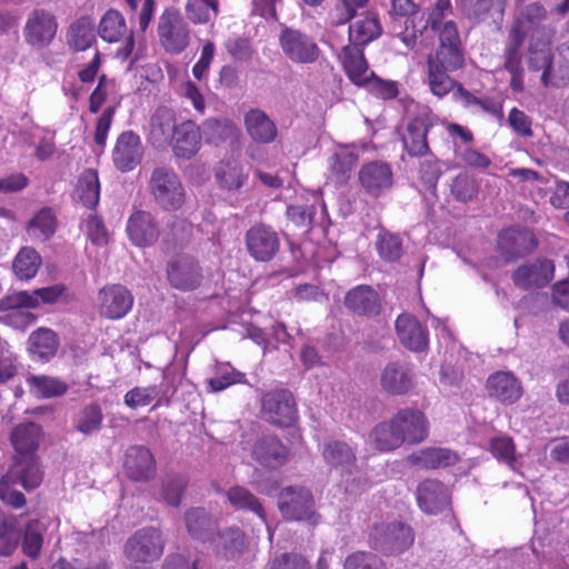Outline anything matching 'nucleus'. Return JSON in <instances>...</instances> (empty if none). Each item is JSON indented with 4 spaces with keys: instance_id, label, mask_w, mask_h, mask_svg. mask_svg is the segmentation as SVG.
<instances>
[{
    "instance_id": "24",
    "label": "nucleus",
    "mask_w": 569,
    "mask_h": 569,
    "mask_svg": "<svg viewBox=\"0 0 569 569\" xmlns=\"http://www.w3.org/2000/svg\"><path fill=\"white\" fill-rule=\"evenodd\" d=\"M127 233L134 246L149 247L159 237V226L151 212L136 210L128 219Z\"/></svg>"
},
{
    "instance_id": "10",
    "label": "nucleus",
    "mask_w": 569,
    "mask_h": 569,
    "mask_svg": "<svg viewBox=\"0 0 569 569\" xmlns=\"http://www.w3.org/2000/svg\"><path fill=\"white\" fill-rule=\"evenodd\" d=\"M411 528L402 522L376 525L370 533L371 545L385 555L400 553L413 542Z\"/></svg>"
},
{
    "instance_id": "34",
    "label": "nucleus",
    "mask_w": 569,
    "mask_h": 569,
    "mask_svg": "<svg viewBox=\"0 0 569 569\" xmlns=\"http://www.w3.org/2000/svg\"><path fill=\"white\" fill-rule=\"evenodd\" d=\"M66 41L73 51H84L96 42V23L89 16L76 19L67 29Z\"/></svg>"
},
{
    "instance_id": "45",
    "label": "nucleus",
    "mask_w": 569,
    "mask_h": 569,
    "mask_svg": "<svg viewBox=\"0 0 569 569\" xmlns=\"http://www.w3.org/2000/svg\"><path fill=\"white\" fill-rule=\"evenodd\" d=\"M370 443L380 451H390L402 445L397 428H395V419L388 422L377 425L369 435Z\"/></svg>"
},
{
    "instance_id": "15",
    "label": "nucleus",
    "mask_w": 569,
    "mask_h": 569,
    "mask_svg": "<svg viewBox=\"0 0 569 569\" xmlns=\"http://www.w3.org/2000/svg\"><path fill=\"white\" fill-rule=\"evenodd\" d=\"M167 279L170 286L177 290L192 291L202 283V268L193 257L178 256L167 264Z\"/></svg>"
},
{
    "instance_id": "57",
    "label": "nucleus",
    "mask_w": 569,
    "mask_h": 569,
    "mask_svg": "<svg viewBox=\"0 0 569 569\" xmlns=\"http://www.w3.org/2000/svg\"><path fill=\"white\" fill-rule=\"evenodd\" d=\"M246 375L232 368L229 363L217 367L216 376L208 380L211 391H222L236 383H246Z\"/></svg>"
},
{
    "instance_id": "8",
    "label": "nucleus",
    "mask_w": 569,
    "mask_h": 569,
    "mask_svg": "<svg viewBox=\"0 0 569 569\" xmlns=\"http://www.w3.org/2000/svg\"><path fill=\"white\" fill-rule=\"evenodd\" d=\"M279 44L284 56L295 63H313L321 53L319 46L310 34L292 27H284L281 30Z\"/></svg>"
},
{
    "instance_id": "58",
    "label": "nucleus",
    "mask_w": 569,
    "mask_h": 569,
    "mask_svg": "<svg viewBox=\"0 0 569 569\" xmlns=\"http://www.w3.org/2000/svg\"><path fill=\"white\" fill-rule=\"evenodd\" d=\"M557 51L555 70L548 71L545 79L553 82V87H562L569 83V42L560 44Z\"/></svg>"
},
{
    "instance_id": "23",
    "label": "nucleus",
    "mask_w": 569,
    "mask_h": 569,
    "mask_svg": "<svg viewBox=\"0 0 569 569\" xmlns=\"http://www.w3.org/2000/svg\"><path fill=\"white\" fill-rule=\"evenodd\" d=\"M419 508L427 515H438L450 503L448 488L436 479H426L416 489Z\"/></svg>"
},
{
    "instance_id": "27",
    "label": "nucleus",
    "mask_w": 569,
    "mask_h": 569,
    "mask_svg": "<svg viewBox=\"0 0 569 569\" xmlns=\"http://www.w3.org/2000/svg\"><path fill=\"white\" fill-rule=\"evenodd\" d=\"M359 182L361 187L371 196H379L391 188L392 170L387 162L371 161L359 170Z\"/></svg>"
},
{
    "instance_id": "19",
    "label": "nucleus",
    "mask_w": 569,
    "mask_h": 569,
    "mask_svg": "<svg viewBox=\"0 0 569 569\" xmlns=\"http://www.w3.org/2000/svg\"><path fill=\"white\" fill-rule=\"evenodd\" d=\"M143 146L140 137L133 131H124L117 138L112 150V161L118 170H133L142 160Z\"/></svg>"
},
{
    "instance_id": "47",
    "label": "nucleus",
    "mask_w": 569,
    "mask_h": 569,
    "mask_svg": "<svg viewBox=\"0 0 569 569\" xmlns=\"http://www.w3.org/2000/svg\"><path fill=\"white\" fill-rule=\"evenodd\" d=\"M98 33L107 42H118L127 33L123 16L114 9H109L100 19Z\"/></svg>"
},
{
    "instance_id": "49",
    "label": "nucleus",
    "mask_w": 569,
    "mask_h": 569,
    "mask_svg": "<svg viewBox=\"0 0 569 569\" xmlns=\"http://www.w3.org/2000/svg\"><path fill=\"white\" fill-rule=\"evenodd\" d=\"M450 196L459 202H469L479 191V183L476 177L468 172H460L448 182Z\"/></svg>"
},
{
    "instance_id": "17",
    "label": "nucleus",
    "mask_w": 569,
    "mask_h": 569,
    "mask_svg": "<svg viewBox=\"0 0 569 569\" xmlns=\"http://www.w3.org/2000/svg\"><path fill=\"white\" fill-rule=\"evenodd\" d=\"M246 246L250 256L257 261H270L279 251L280 240L269 226L254 224L246 233Z\"/></svg>"
},
{
    "instance_id": "5",
    "label": "nucleus",
    "mask_w": 569,
    "mask_h": 569,
    "mask_svg": "<svg viewBox=\"0 0 569 569\" xmlns=\"http://www.w3.org/2000/svg\"><path fill=\"white\" fill-rule=\"evenodd\" d=\"M278 508L282 517L289 521H308L311 525L319 521L313 496L302 486L283 487L278 496Z\"/></svg>"
},
{
    "instance_id": "55",
    "label": "nucleus",
    "mask_w": 569,
    "mask_h": 569,
    "mask_svg": "<svg viewBox=\"0 0 569 569\" xmlns=\"http://www.w3.org/2000/svg\"><path fill=\"white\" fill-rule=\"evenodd\" d=\"M187 479L177 473H168L161 481V499L168 506L177 508L181 503L187 488Z\"/></svg>"
},
{
    "instance_id": "41",
    "label": "nucleus",
    "mask_w": 569,
    "mask_h": 569,
    "mask_svg": "<svg viewBox=\"0 0 569 569\" xmlns=\"http://www.w3.org/2000/svg\"><path fill=\"white\" fill-rule=\"evenodd\" d=\"M322 457L332 468L349 471L356 463V452L347 442L333 440L325 443Z\"/></svg>"
},
{
    "instance_id": "42",
    "label": "nucleus",
    "mask_w": 569,
    "mask_h": 569,
    "mask_svg": "<svg viewBox=\"0 0 569 569\" xmlns=\"http://www.w3.org/2000/svg\"><path fill=\"white\" fill-rule=\"evenodd\" d=\"M184 522L189 535L201 541L209 540L216 527L214 519L200 507L188 509L184 513Z\"/></svg>"
},
{
    "instance_id": "3",
    "label": "nucleus",
    "mask_w": 569,
    "mask_h": 569,
    "mask_svg": "<svg viewBox=\"0 0 569 569\" xmlns=\"http://www.w3.org/2000/svg\"><path fill=\"white\" fill-rule=\"evenodd\" d=\"M449 7V0H439L437 7L429 13L428 23L437 32L439 46L433 57L448 68H462L465 53L457 24L452 20L443 21V10Z\"/></svg>"
},
{
    "instance_id": "33",
    "label": "nucleus",
    "mask_w": 569,
    "mask_h": 569,
    "mask_svg": "<svg viewBox=\"0 0 569 569\" xmlns=\"http://www.w3.org/2000/svg\"><path fill=\"white\" fill-rule=\"evenodd\" d=\"M345 305L355 313L361 316H377L380 312V299L370 286H358L347 292Z\"/></svg>"
},
{
    "instance_id": "9",
    "label": "nucleus",
    "mask_w": 569,
    "mask_h": 569,
    "mask_svg": "<svg viewBox=\"0 0 569 569\" xmlns=\"http://www.w3.org/2000/svg\"><path fill=\"white\" fill-rule=\"evenodd\" d=\"M553 28L537 29L529 37V44L527 49V63L531 71H540L541 82L545 87H553V82L545 79L548 71L555 70V60L551 53L552 39L555 37Z\"/></svg>"
},
{
    "instance_id": "54",
    "label": "nucleus",
    "mask_w": 569,
    "mask_h": 569,
    "mask_svg": "<svg viewBox=\"0 0 569 569\" xmlns=\"http://www.w3.org/2000/svg\"><path fill=\"white\" fill-rule=\"evenodd\" d=\"M57 228L56 217L51 209H41L28 223L27 232L31 238L46 241Z\"/></svg>"
},
{
    "instance_id": "53",
    "label": "nucleus",
    "mask_w": 569,
    "mask_h": 569,
    "mask_svg": "<svg viewBox=\"0 0 569 569\" xmlns=\"http://www.w3.org/2000/svg\"><path fill=\"white\" fill-rule=\"evenodd\" d=\"M27 382L31 391L41 398L59 397L68 390L66 382L49 376H30L27 378Z\"/></svg>"
},
{
    "instance_id": "28",
    "label": "nucleus",
    "mask_w": 569,
    "mask_h": 569,
    "mask_svg": "<svg viewBox=\"0 0 569 569\" xmlns=\"http://www.w3.org/2000/svg\"><path fill=\"white\" fill-rule=\"evenodd\" d=\"M177 116L167 107L158 108L150 118L148 140L156 148L169 144L178 128Z\"/></svg>"
},
{
    "instance_id": "25",
    "label": "nucleus",
    "mask_w": 569,
    "mask_h": 569,
    "mask_svg": "<svg viewBox=\"0 0 569 569\" xmlns=\"http://www.w3.org/2000/svg\"><path fill=\"white\" fill-rule=\"evenodd\" d=\"M123 469L134 481H148L156 473V460L144 446H131L124 453Z\"/></svg>"
},
{
    "instance_id": "39",
    "label": "nucleus",
    "mask_w": 569,
    "mask_h": 569,
    "mask_svg": "<svg viewBox=\"0 0 569 569\" xmlns=\"http://www.w3.org/2000/svg\"><path fill=\"white\" fill-rule=\"evenodd\" d=\"M460 68H448L438 58L429 56L428 58V84L431 92L437 97H443L456 88L457 82L452 80L448 72L459 70Z\"/></svg>"
},
{
    "instance_id": "48",
    "label": "nucleus",
    "mask_w": 569,
    "mask_h": 569,
    "mask_svg": "<svg viewBox=\"0 0 569 569\" xmlns=\"http://www.w3.org/2000/svg\"><path fill=\"white\" fill-rule=\"evenodd\" d=\"M357 161L358 154L355 151L347 147H340L328 159V166L336 180L342 183L349 179Z\"/></svg>"
},
{
    "instance_id": "61",
    "label": "nucleus",
    "mask_w": 569,
    "mask_h": 569,
    "mask_svg": "<svg viewBox=\"0 0 569 569\" xmlns=\"http://www.w3.org/2000/svg\"><path fill=\"white\" fill-rule=\"evenodd\" d=\"M343 569H387V567L377 555L357 551L346 558Z\"/></svg>"
},
{
    "instance_id": "43",
    "label": "nucleus",
    "mask_w": 569,
    "mask_h": 569,
    "mask_svg": "<svg viewBox=\"0 0 569 569\" xmlns=\"http://www.w3.org/2000/svg\"><path fill=\"white\" fill-rule=\"evenodd\" d=\"M226 497L234 509L252 512L263 523L267 522V515L262 503L249 489L234 486L227 490Z\"/></svg>"
},
{
    "instance_id": "12",
    "label": "nucleus",
    "mask_w": 569,
    "mask_h": 569,
    "mask_svg": "<svg viewBox=\"0 0 569 569\" xmlns=\"http://www.w3.org/2000/svg\"><path fill=\"white\" fill-rule=\"evenodd\" d=\"M163 549L161 531L153 527H144L127 540L124 555L134 562H151L161 557Z\"/></svg>"
},
{
    "instance_id": "60",
    "label": "nucleus",
    "mask_w": 569,
    "mask_h": 569,
    "mask_svg": "<svg viewBox=\"0 0 569 569\" xmlns=\"http://www.w3.org/2000/svg\"><path fill=\"white\" fill-rule=\"evenodd\" d=\"M489 450L492 456L505 462L511 469L517 468L518 458L515 452V443L509 437H497L490 440Z\"/></svg>"
},
{
    "instance_id": "40",
    "label": "nucleus",
    "mask_w": 569,
    "mask_h": 569,
    "mask_svg": "<svg viewBox=\"0 0 569 569\" xmlns=\"http://www.w3.org/2000/svg\"><path fill=\"white\" fill-rule=\"evenodd\" d=\"M28 343V350L33 359L48 361L56 355L59 340L51 329L39 328L30 335Z\"/></svg>"
},
{
    "instance_id": "18",
    "label": "nucleus",
    "mask_w": 569,
    "mask_h": 569,
    "mask_svg": "<svg viewBox=\"0 0 569 569\" xmlns=\"http://www.w3.org/2000/svg\"><path fill=\"white\" fill-rule=\"evenodd\" d=\"M497 247L506 261H512L533 251L537 241L529 229L509 228L499 233Z\"/></svg>"
},
{
    "instance_id": "13",
    "label": "nucleus",
    "mask_w": 569,
    "mask_h": 569,
    "mask_svg": "<svg viewBox=\"0 0 569 569\" xmlns=\"http://www.w3.org/2000/svg\"><path fill=\"white\" fill-rule=\"evenodd\" d=\"M431 126L432 122L426 108L420 109L415 117L408 119L401 131V142L410 157L430 154L428 132Z\"/></svg>"
},
{
    "instance_id": "44",
    "label": "nucleus",
    "mask_w": 569,
    "mask_h": 569,
    "mask_svg": "<svg viewBox=\"0 0 569 569\" xmlns=\"http://www.w3.org/2000/svg\"><path fill=\"white\" fill-rule=\"evenodd\" d=\"M103 412L100 405L91 402L82 407L73 417L72 426L74 430L83 436H90L99 432L102 427Z\"/></svg>"
},
{
    "instance_id": "35",
    "label": "nucleus",
    "mask_w": 569,
    "mask_h": 569,
    "mask_svg": "<svg viewBox=\"0 0 569 569\" xmlns=\"http://www.w3.org/2000/svg\"><path fill=\"white\" fill-rule=\"evenodd\" d=\"M382 33V27L379 18L373 12H367L360 16L349 26L350 44L365 47L378 39Z\"/></svg>"
},
{
    "instance_id": "37",
    "label": "nucleus",
    "mask_w": 569,
    "mask_h": 569,
    "mask_svg": "<svg viewBox=\"0 0 569 569\" xmlns=\"http://www.w3.org/2000/svg\"><path fill=\"white\" fill-rule=\"evenodd\" d=\"M208 541L213 552L227 560L236 558L244 548V537L239 528H229L216 535L212 532Z\"/></svg>"
},
{
    "instance_id": "6",
    "label": "nucleus",
    "mask_w": 569,
    "mask_h": 569,
    "mask_svg": "<svg viewBox=\"0 0 569 569\" xmlns=\"http://www.w3.org/2000/svg\"><path fill=\"white\" fill-rule=\"evenodd\" d=\"M158 38L166 52L181 53L190 43V29L180 12L176 9H166L158 21Z\"/></svg>"
},
{
    "instance_id": "22",
    "label": "nucleus",
    "mask_w": 569,
    "mask_h": 569,
    "mask_svg": "<svg viewBox=\"0 0 569 569\" xmlns=\"http://www.w3.org/2000/svg\"><path fill=\"white\" fill-rule=\"evenodd\" d=\"M393 419L402 443L417 445L428 437V420L421 411L405 408L399 410Z\"/></svg>"
},
{
    "instance_id": "56",
    "label": "nucleus",
    "mask_w": 569,
    "mask_h": 569,
    "mask_svg": "<svg viewBox=\"0 0 569 569\" xmlns=\"http://www.w3.org/2000/svg\"><path fill=\"white\" fill-rule=\"evenodd\" d=\"M184 10L192 23H207L212 17H217L219 2L218 0H188Z\"/></svg>"
},
{
    "instance_id": "38",
    "label": "nucleus",
    "mask_w": 569,
    "mask_h": 569,
    "mask_svg": "<svg viewBox=\"0 0 569 569\" xmlns=\"http://www.w3.org/2000/svg\"><path fill=\"white\" fill-rule=\"evenodd\" d=\"M408 461L423 469H438L455 465L458 455L447 448H427L411 453Z\"/></svg>"
},
{
    "instance_id": "51",
    "label": "nucleus",
    "mask_w": 569,
    "mask_h": 569,
    "mask_svg": "<svg viewBox=\"0 0 569 569\" xmlns=\"http://www.w3.org/2000/svg\"><path fill=\"white\" fill-rule=\"evenodd\" d=\"M41 263V257L33 248L23 247L16 256L12 269L19 279L29 280L36 276Z\"/></svg>"
},
{
    "instance_id": "7",
    "label": "nucleus",
    "mask_w": 569,
    "mask_h": 569,
    "mask_svg": "<svg viewBox=\"0 0 569 569\" xmlns=\"http://www.w3.org/2000/svg\"><path fill=\"white\" fill-rule=\"evenodd\" d=\"M262 417L273 426L291 427L298 419L295 397L288 389H274L261 398Z\"/></svg>"
},
{
    "instance_id": "64",
    "label": "nucleus",
    "mask_w": 569,
    "mask_h": 569,
    "mask_svg": "<svg viewBox=\"0 0 569 569\" xmlns=\"http://www.w3.org/2000/svg\"><path fill=\"white\" fill-rule=\"evenodd\" d=\"M268 569H311L306 558L298 553L284 552L274 557Z\"/></svg>"
},
{
    "instance_id": "20",
    "label": "nucleus",
    "mask_w": 569,
    "mask_h": 569,
    "mask_svg": "<svg viewBox=\"0 0 569 569\" xmlns=\"http://www.w3.org/2000/svg\"><path fill=\"white\" fill-rule=\"evenodd\" d=\"M380 386L389 395H407L415 387V373L408 363L391 361L381 370Z\"/></svg>"
},
{
    "instance_id": "52",
    "label": "nucleus",
    "mask_w": 569,
    "mask_h": 569,
    "mask_svg": "<svg viewBox=\"0 0 569 569\" xmlns=\"http://www.w3.org/2000/svg\"><path fill=\"white\" fill-rule=\"evenodd\" d=\"M77 192L87 208H93L99 202L100 183L96 170L87 169L78 180Z\"/></svg>"
},
{
    "instance_id": "36",
    "label": "nucleus",
    "mask_w": 569,
    "mask_h": 569,
    "mask_svg": "<svg viewBox=\"0 0 569 569\" xmlns=\"http://www.w3.org/2000/svg\"><path fill=\"white\" fill-rule=\"evenodd\" d=\"M244 126L252 140L270 143L277 137L274 122L260 109H250L244 116Z\"/></svg>"
},
{
    "instance_id": "63",
    "label": "nucleus",
    "mask_w": 569,
    "mask_h": 569,
    "mask_svg": "<svg viewBox=\"0 0 569 569\" xmlns=\"http://www.w3.org/2000/svg\"><path fill=\"white\" fill-rule=\"evenodd\" d=\"M232 131V124L226 120L210 118L202 123V132L209 142L223 140L229 137Z\"/></svg>"
},
{
    "instance_id": "59",
    "label": "nucleus",
    "mask_w": 569,
    "mask_h": 569,
    "mask_svg": "<svg viewBox=\"0 0 569 569\" xmlns=\"http://www.w3.org/2000/svg\"><path fill=\"white\" fill-rule=\"evenodd\" d=\"M376 247L380 257L388 262L397 261L403 252L401 239L387 231L378 234Z\"/></svg>"
},
{
    "instance_id": "30",
    "label": "nucleus",
    "mask_w": 569,
    "mask_h": 569,
    "mask_svg": "<svg viewBox=\"0 0 569 569\" xmlns=\"http://www.w3.org/2000/svg\"><path fill=\"white\" fill-rule=\"evenodd\" d=\"M396 331L400 342L411 351L420 352L428 347V331L416 317L403 313L396 320Z\"/></svg>"
},
{
    "instance_id": "4",
    "label": "nucleus",
    "mask_w": 569,
    "mask_h": 569,
    "mask_svg": "<svg viewBox=\"0 0 569 569\" xmlns=\"http://www.w3.org/2000/svg\"><path fill=\"white\" fill-rule=\"evenodd\" d=\"M148 187L154 202L163 210H178L186 201V191L181 180L170 168H154L150 174Z\"/></svg>"
},
{
    "instance_id": "62",
    "label": "nucleus",
    "mask_w": 569,
    "mask_h": 569,
    "mask_svg": "<svg viewBox=\"0 0 569 569\" xmlns=\"http://www.w3.org/2000/svg\"><path fill=\"white\" fill-rule=\"evenodd\" d=\"M43 543L42 533L37 529V522H29L22 541V551L26 556L37 559Z\"/></svg>"
},
{
    "instance_id": "32",
    "label": "nucleus",
    "mask_w": 569,
    "mask_h": 569,
    "mask_svg": "<svg viewBox=\"0 0 569 569\" xmlns=\"http://www.w3.org/2000/svg\"><path fill=\"white\" fill-rule=\"evenodd\" d=\"M172 149L177 157L190 159L201 147V132L192 120L179 123L172 141Z\"/></svg>"
},
{
    "instance_id": "21",
    "label": "nucleus",
    "mask_w": 569,
    "mask_h": 569,
    "mask_svg": "<svg viewBox=\"0 0 569 569\" xmlns=\"http://www.w3.org/2000/svg\"><path fill=\"white\" fill-rule=\"evenodd\" d=\"M64 287L54 284L33 290L31 293L19 291L1 299L0 308L3 310L20 308H37L42 303H54L62 296Z\"/></svg>"
},
{
    "instance_id": "2",
    "label": "nucleus",
    "mask_w": 569,
    "mask_h": 569,
    "mask_svg": "<svg viewBox=\"0 0 569 569\" xmlns=\"http://www.w3.org/2000/svg\"><path fill=\"white\" fill-rule=\"evenodd\" d=\"M548 11L546 7L533 1L519 8L513 24L508 32L502 52V68L510 76V88L513 92L525 90V68L522 48L528 33L537 29L549 28L542 22L547 19Z\"/></svg>"
},
{
    "instance_id": "50",
    "label": "nucleus",
    "mask_w": 569,
    "mask_h": 569,
    "mask_svg": "<svg viewBox=\"0 0 569 569\" xmlns=\"http://www.w3.org/2000/svg\"><path fill=\"white\" fill-rule=\"evenodd\" d=\"M192 223L188 220L173 217L169 224V230L164 232L162 242L167 250H177L183 248L192 237Z\"/></svg>"
},
{
    "instance_id": "31",
    "label": "nucleus",
    "mask_w": 569,
    "mask_h": 569,
    "mask_svg": "<svg viewBox=\"0 0 569 569\" xmlns=\"http://www.w3.org/2000/svg\"><path fill=\"white\" fill-rule=\"evenodd\" d=\"M486 387L488 395L502 403H513L522 395L521 383L511 372L498 371L490 375Z\"/></svg>"
},
{
    "instance_id": "26",
    "label": "nucleus",
    "mask_w": 569,
    "mask_h": 569,
    "mask_svg": "<svg viewBox=\"0 0 569 569\" xmlns=\"http://www.w3.org/2000/svg\"><path fill=\"white\" fill-rule=\"evenodd\" d=\"M289 450L272 435L262 436L252 447L253 459L264 468L278 469L288 461Z\"/></svg>"
},
{
    "instance_id": "16",
    "label": "nucleus",
    "mask_w": 569,
    "mask_h": 569,
    "mask_svg": "<svg viewBox=\"0 0 569 569\" xmlns=\"http://www.w3.org/2000/svg\"><path fill=\"white\" fill-rule=\"evenodd\" d=\"M553 272L551 260L536 259L519 266L511 278L517 288L530 290L546 287L553 279Z\"/></svg>"
},
{
    "instance_id": "1",
    "label": "nucleus",
    "mask_w": 569,
    "mask_h": 569,
    "mask_svg": "<svg viewBox=\"0 0 569 569\" xmlns=\"http://www.w3.org/2000/svg\"><path fill=\"white\" fill-rule=\"evenodd\" d=\"M42 429L34 422H22L10 432V442L16 451L10 469L0 480V499L13 508L26 505V497L13 488L20 483L30 490L40 486L42 471L39 467L36 450L39 447Z\"/></svg>"
},
{
    "instance_id": "11",
    "label": "nucleus",
    "mask_w": 569,
    "mask_h": 569,
    "mask_svg": "<svg viewBox=\"0 0 569 569\" xmlns=\"http://www.w3.org/2000/svg\"><path fill=\"white\" fill-rule=\"evenodd\" d=\"M133 295L121 283L106 284L96 297V309L100 317L109 320L124 318L133 306Z\"/></svg>"
},
{
    "instance_id": "29",
    "label": "nucleus",
    "mask_w": 569,
    "mask_h": 569,
    "mask_svg": "<svg viewBox=\"0 0 569 569\" xmlns=\"http://www.w3.org/2000/svg\"><path fill=\"white\" fill-rule=\"evenodd\" d=\"M338 58L347 77L356 86L361 87L368 81L369 77H373V71L369 69L362 47L349 43L341 49Z\"/></svg>"
},
{
    "instance_id": "14",
    "label": "nucleus",
    "mask_w": 569,
    "mask_h": 569,
    "mask_svg": "<svg viewBox=\"0 0 569 569\" xmlns=\"http://www.w3.org/2000/svg\"><path fill=\"white\" fill-rule=\"evenodd\" d=\"M58 21L54 14L44 9H33L23 27L26 42L36 49L48 47L54 39Z\"/></svg>"
},
{
    "instance_id": "46",
    "label": "nucleus",
    "mask_w": 569,
    "mask_h": 569,
    "mask_svg": "<svg viewBox=\"0 0 569 569\" xmlns=\"http://www.w3.org/2000/svg\"><path fill=\"white\" fill-rule=\"evenodd\" d=\"M219 186L227 191L239 190L248 179L243 168L237 161H221L216 169Z\"/></svg>"
}]
</instances>
